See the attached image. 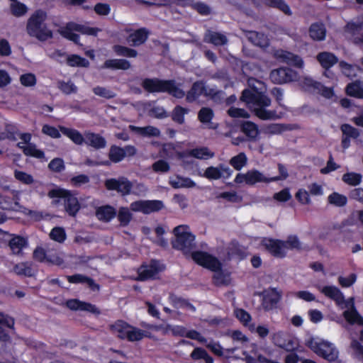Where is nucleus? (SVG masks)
Wrapping results in <instances>:
<instances>
[{
    "label": "nucleus",
    "mask_w": 363,
    "mask_h": 363,
    "mask_svg": "<svg viewBox=\"0 0 363 363\" xmlns=\"http://www.w3.org/2000/svg\"><path fill=\"white\" fill-rule=\"evenodd\" d=\"M205 40L216 46L224 45L228 43V38L225 35L211 30H208L205 36Z\"/></svg>",
    "instance_id": "obj_35"
},
{
    "label": "nucleus",
    "mask_w": 363,
    "mask_h": 363,
    "mask_svg": "<svg viewBox=\"0 0 363 363\" xmlns=\"http://www.w3.org/2000/svg\"><path fill=\"white\" fill-rule=\"evenodd\" d=\"M84 144L87 147H90L96 150H98L105 148L107 145V141L106 138L101 135L99 133H96L88 130L85 131Z\"/></svg>",
    "instance_id": "obj_18"
},
{
    "label": "nucleus",
    "mask_w": 363,
    "mask_h": 363,
    "mask_svg": "<svg viewBox=\"0 0 363 363\" xmlns=\"http://www.w3.org/2000/svg\"><path fill=\"white\" fill-rule=\"evenodd\" d=\"M328 202L335 206H344L347 201L346 196L338 193H333L328 198Z\"/></svg>",
    "instance_id": "obj_53"
},
{
    "label": "nucleus",
    "mask_w": 363,
    "mask_h": 363,
    "mask_svg": "<svg viewBox=\"0 0 363 363\" xmlns=\"http://www.w3.org/2000/svg\"><path fill=\"white\" fill-rule=\"evenodd\" d=\"M67 280L69 281V282L74 284H86L89 286V287L93 291L99 290V285L96 284L94 279L88 277L84 276L82 274H78L72 276H68Z\"/></svg>",
    "instance_id": "obj_32"
},
{
    "label": "nucleus",
    "mask_w": 363,
    "mask_h": 363,
    "mask_svg": "<svg viewBox=\"0 0 363 363\" xmlns=\"http://www.w3.org/2000/svg\"><path fill=\"white\" fill-rule=\"evenodd\" d=\"M58 88L62 93L67 95L77 92V87L71 80L68 82L60 81L58 82Z\"/></svg>",
    "instance_id": "obj_52"
},
{
    "label": "nucleus",
    "mask_w": 363,
    "mask_h": 363,
    "mask_svg": "<svg viewBox=\"0 0 363 363\" xmlns=\"http://www.w3.org/2000/svg\"><path fill=\"white\" fill-rule=\"evenodd\" d=\"M240 129L249 140L256 141L259 138V128L254 122L243 121L240 122Z\"/></svg>",
    "instance_id": "obj_20"
},
{
    "label": "nucleus",
    "mask_w": 363,
    "mask_h": 363,
    "mask_svg": "<svg viewBox=\"0 0 363 363\" xmlns=\"http://www.w3.org/2000/svg\"><path fill=\"white\" fill-rule=\"evenodd\" d=\"M176 152V147L173 143H164L162 145L161 153L164 157H167V159H172Z\"/></svg>",
    "instance_id": "obj_63"
},
{
    "label": "nucleus",
    "mask_w": 363,
    "mask_h": 363,
    "mask_svg": "<svg viewBox=\"0 0 363 363\" xmlns=\"http://www.w3.org/2000/svg\"><path fill=\"white\" fill-rule=\"evenodd\" d=\"M60 130L49 124H45L42 127V133L52 138L58 139L61 137Z\"/></svg>",
    "instance_id": "obj_59"
},
{
    "label": "nucleus",
    "mask_w": 363,
    "mask_h": 363,
    "mask_svg": "<svg viewBox=\"0 0 363 363\" xmlns=\"http://www.w3.org/2000/svg\"><path fill=\"white\" fill-rule=\"evenodd\" d=\"M111 330L114 334L121 339L127 338L129 341H138L143 338L145 332L128 323L118 320L112 326Z\"/></svg>",
    "instance_id": "obj_8"
},
{
    "label": "nucleus",
    "mask_w": 363,
    "mask_h": 363,
    "mask_svg": "<svg viewBox=\"0 0 363 363\" xmlns=\"http://www.w3.org/2000/svg\"><path fill=\"white\" fill-rule=\"evenodd\" d=\"M14 272L18 275H25L30 277L33 274L32 269L28 263H19L13 267Z\"/></svg>",
    "instance_id": "obj_57"
},
{
    "label": "nucleus",
    "mask_w": 363,
    "mask_h": 363,
    "mask_svg": "<svg viewBox=\"0 0 363 363\" xmlns=\"http://www.w3.org/2000/svg\"><path fill=\"white\" fill-rule=\"evenodd\" d=\"M226 169L210 167L205 172V177L210 179H218L223 176V172H227Z\"/></svg>",
    "instance_id": "obj_54"
},
{
    "label": "nucleus",
    "mask_w": 363,
    "mask_h": 363,
    "mask_svg": "<svg viewBox=\"0 0 363 363\" xmlns=\"http://www.w3.org/2000/svg\"><path fill=\"white\" fill-rule=\"evenodd\" d=\"M362 176L357 173H347L342 177V180L350 185L356 186L361 182Z\"/></svg>",
    "instance_id": "obj_62"
},
{
    "label": "nucleus",
    "mask_w": 363,
    "mask_h": 363,
    "mask_svg": "<svg viewBox=\"0 0 363 363\" xmlns=\"http://www.w3.org/2000/svg\"><path fill=\"white\" fill-rule=\"evenodd\" d=\"M191 257L198 264L215 272L213 279L216 286L230 284V275L220 271L221 263L216 257L201 251L192 252Z\"/></svg>",
    "instance_id": "obj_3"
},
{
    "label": "nucleus",
    "mask_w": 363,
    "mask_h": 363,
    "mask_svg": "<svg viewBox=\"0 0 363 363\" xmlns=\"http://www.w3.org/2000/svg\"><path fill=\"white\" fill-rule=\"evenodd\" d=\"M345 92L347 95L359 99H362L363 86L361 84V82L357 80L351 83H349L345 88Z\"/></svg>",
    "instance_id": "obj_34"
},
{
    "label": "nucleus",
    "mask_w": 363,
    "mask_h": 363,
    "mask_svg": "<svg viewBox=\"0 0 363 363\" xmlns=\"http://www.w3.org/2000/svg\"><path fill=\"white\" fill-rule=\"evenodd\" d=\"M240 100L245 102L255 116L261 120H275L279 118L275 110L267 109L271 105V99L255 86L244 89Z\"/></svg>",
    "instance_id": "obj_1"
},
{
    "label": "nucleus",
    "mask_w": 363,
    "mask_h": 363,
    "mask_svg": "<svg viewBox=\"0 0 363 363\" xmlns=\"http://www.w3.org/2000/svg\"><path fill=\"white\" fill-rule=\"evenodd\" d=\"M14 325V320L3 313H0V341L8 342L9 335L6 333L5 328H12Z\"/></svg>",
    "instance_id": "obj_31"
},
{
    "label": "nucleus",
    "mask_w": 363,
    "mask_h": 363,
    "mask_svg": "<svg viewBox=\"0 0 363 363\" xmlns=\"http://www.w3.org/2000/svg\"><path fill=\"white\" fill-rule=\"evenodd\" d=\"M281 298V291H278L276 288L269 289L264 292L262 301L263 308L269 311L276 307L277 304Z\"/></svg>",
    "instance_id": "obj_17"
},
{
    "label": "nucleus",
    "mask_w": 363,
    "mask_h": 363,
    "mask_svg": "<svg viewBox=\"0 0 363 363\" xmlns=\"http://www.w3.org/2000/svg\"><path fill=\"white\" fill-rule=\"evenodd\" d=\"M97 218L104 221H109L116 215L115 209L109 206H102L97 209L96 213Z\"/></svg>",
    "instance_id": "obj_39"
},
{
    "label": "nucleus",
    "mask_w": 363,
    "mask_h": 363,
    "mask_svg": "<svg viewBox=\"0 0 363 363\" xmlns=\"http://www.w3.org/2000/svg\"><path fill=\"white\" fill-rule=\"evenodd\" d=\"M274 57L289 65L294 66L297 68H303L304 62L301 57L291 52L278 50L274 52Z\"/></svg>",
    "instance_id": "obj_14"
},
{
    "label": "nucleus",
    "mask_w": 363,
    "mask_h": 363,
    "mask_svg": "<svg viewBox=\"0 0 363 363\" xmlns=\"http://www.w3.org/2000/svg\"><path fill=\"white\" fill-rule=\"evenodd\" d=\"M105 186L108 190H116L122 195L129 194L132 188L131 182L124 177L108 179Z\"/></svg>",
    "instance_id": "obj_13"
},
{
    "label": "nucleus",
    "mask_w": 363,
    "mask_h": 363,
    "mask_svg": "<svg viewBox=\"0 0 363 363\" xmlns=\"http://www.w3.org/2000/svg\"><path fill=\"white\" fill-rule=\"evenodd\" d=\"M326 28L321 22L313 23L308 29L310 38L315 41H323L326 37Z\"/></svg>",
    "instance_id": "obj_23"
},
{
    "label": "nucleus",
    "mask_w": 363,
    "mask_h": 363,
    "mask_svg": "<svg viewBox=\"0 0 363 363\" xmlns=\"http://www.w3.org/2000/svg\"><path fill=\"white\" fill-rule=\"evenodd\" d=\"M159 272V264L157 262H152L150 265L142 266L138 269V280L145 281L154 279Z\"/></svg>",
    "instance_id": "obj_21"
},
{
    "label": "nucleus",
    "mask_w": 363,
    "mask_h": 363,
    "mask_svg": "<svg viewBox=\"0 0 363 363\" xmlns=\"http://www.w3.org/2000/svg\"><path fill=\"white\" fill-rule=\"evenodd\" d=\"M17 147L21 150L23 153L27 157H34L36 159H45L44 151L38 149L35 143H30L28 145H23V143H18Z\"/></svg>",
    "instance_id": "obj_28"
},
{
    "label": "nucleus",
    "mask_w": 363,
    "mask_h": 363,
    "mask_svg": "<svg viewBox=\"0 0 363 363\" xmlns=\"http://www.w3.org/2000/svg\"><path fill=\"white\" fill-rule=\"evenodd\" d=\"M130 208L120 207L118 211L117 218L122 226H127L133 218Z\"/></svg>",
    "instance_id": "obj_41"
},
{
    "label": "nucleus",
    "mask_w": 363,
    "mask_h": 363,
    "mask_svg": "<svg viewBox=\"0 0 363 363\" xmlns=\"http://www.w3.org/2000/svg\"><path fill=\"white\" fill-rule=\"evenodd\" d=\"M73 28L72 29H74L75 31L79 32L82 34L84 35H93L96 36L99 31L100 30L99 28L96 27H89L84 25L79 24L74 22V25H72Z\"/></svg>",
    "instance_id": "obj_47"
},
{
    "label": "nucleus",
    "mask_w": 363,
    "mask_h": 363,
    "mask_svg": "<svg viewBox=\"0 0 363 363\" xmlns=\"http://www.w3.org/2000/svg\"><path fill=\"white\" fill-rule=\"evenodd\" d=\"M248 39L255 45L260 48H267L269 45V40L262 33L257 31H250Z\"/></svg>",
    "instance_id": "obj_38"
},
{
    "label": "nucleus",
    "mask_w": 363,
    "mask_h": 363,
    "mask_svg": "<svg viewBox=\"0 0 363 363\" xmlns=\"http://www.w3.org/2000/svg\"><path fill=\"white\" fill-rule=\"evenodd\" d=\"M66 305L71 310L85 311L96 314H99L100 313L99 310L94 305L86 302H82L77 299L68 300L66 302Z\"/></svg>",
    "instance_id": "obj_24"
},
{
    "label": "nucleus",
    "mask_w": 363,
    "mask_h": 363,
    "mask_svg": "<svg viewBox=\"0 0 363 363\" xmlns=\"http://www.w3.org/2000/svg\"><path fill=\"white\" fill-rule=\"evenodd\" d=\"M277 178H270L258 170H250L247 172V184L254 185L257 183H269L275 182Z\"/></svg>",
    "instance_id": "obj_25"
},
{
    "label": "nucleus",
    "mask_w": 363,
    "mask_h": 363,
    "mask_svg": "<svg viewBox=\"0 0 363 363\" xmlns=\"http://www.w3.org/2000/svg\"><path fill=\"white\" fill-rule=\"evenodd\" d=\"M72 25H74V22L67 23L66 26L60 30V33L63 38L72 41L76 45H80V37L78 34L74 33L75 30L72 29Z\"/></svg>",
    "instance_id": "obj_36"
},
{
    "label": "nucleus",
    "mask_w": 363,
    "mask_h": 363,
    "mask_svg": "<svg viewBox=\"0 0 363 363\" xmlns=\"http://www.w3.org/2000/svg\"><path fill=\"white\" fill-rule=\"evenodd\" d=\"M170 184L174 188L191 187L195 185V184L190 179H183L181 177H177L176 179H171Z\"/></svg>",
    "instance_id": "obj_60"
},
{
    "label": "nucleus",
    "mask_w": 363,
    "mask_h": 363,
    "mask_svg": "<svg viewBox=\"0 0 363 363\" xmlns=\"http://www.w3.org/2000/svg\"><path fill=\"white\" fill-rule=\"evenodd\" d=\"M304 84L306 86L317 91L326 99H330L334 96L333 88L325 86L319 82L311 79H306Z\"/></svg>",
    "instance_id": "obj_22"
},
{
    "label": "nucleus",
    "mask_w": 363,
    "mask_h": 363,
    "mask_svg": "<svg viewBox=\"0 0 363 363\" xmlns=\"http://www.w3.org/2000/svg\"><path fill=\"white\" fill-rule=\"evenodd\" d=\"M11 11L14 16L20 17L25 15L27 13L28 8L24 4L20 1H16L15 3L11 4Z\"/></svg>",
    "instance_id": "obj_55"
},
{
    "label": "nucleus",
    "mask_w": 363,
    "mask_h": 363,
    "mask_svg": "<svg viewBox=\"0 0 363 363\" xmlns=\"http://www.w3.org/2000/svg\"><path fill=\"white\" fill-rule=\"evenodd\" d=\"M284 243L286 244V251L289 249L290 250H301L302 246L301 243L296 235H290L288 237L286 241H284Z\"/></svg>",
    "instance_id": "obj_58"
},
{
    "label": "nucleus",
    "mask_w": 363,
    "mask_h": 363,
    "mask_svg": "<svg viewBox=\"0 0 363 363\" xmlns=\"http://www.w3.org/2000/svg\"><path fill=\"white\" fill-rule=\"evenodd\" d=\"M261 245L274 257H284L286 255V244L284 243V241L263 238Z\"/></svg>",
    "instance_id": "obj_12"
},
{
    "label": "nucleus",
    "mask_w": 363,
    "mask_h": 363,
    "mask_svg": "<svg viewBox=\"0 0 363 363\" xmlns=\"http://www.w3.org/2000/svg\"><path fill=\"white\" fill-rule=\"evenodd\" d=\"M236 318L245 326L250 329V325H252V318L249 313L242 308H236L234 311Z\"/></svg>",
    "instance_id": "obj_45"
},
{
    "label": "nucleus",
    "mask_w": 363,
    "mask_h": 363,
    "mask_svg": "<svg viewBox=\"0 0 363 363\" xmlns=\"http://www.w3.org/2000/svg\"><path fill=\"white\" fill-rule=\"evenodd\" d=\"M5 134L7 135V140L16 141L18 135V127L12 123H6L4 127Z\"/></svg>",
    "instance_id": "obj_56"
},
{
    "label": "nucleus",
    "mask_w": 363,
    "mask_h": 363,
    "mask_svg": "<svg viewBox=\"0 0 363 363\" xmlns=\"http://www.w3.org/2000/svg\"><path fill=\"white\" fill-rule=\"evenodd\" d=\"M135 152L136 149L134 146L126 145L124 147H121L113 145L109 150L108 159H123L125 157L133 156Z\"/></svg>",
    "instance_id": "obj_19"
},
{
    "label": "nucleus",
    "mask_w": 363,
    "mask_h": 363,
    "mask_svg": "<svg viewBox=\"0 0 363 363\" xmlns=\"http://www.w3.org/2000/svg\"><path fill=\"white\" fill-rule=\"evenodd\" d=\"M340 130L343 135H345L352 139H357L359 136V131L358 129L354 128L348 123L341 125Z\"/></svg>",
    "instance_id": "obj_50"
},
{
    "label": "nucleus",
    "mask_w": 363,
    "mask_h": 363,
    "mask_svg": "<svg viewBox=\"0 0 363 363\" xmlns=\"http://www.w3.org/2000/svg\"><path fill=\"white\" fill-rule=\"evenodd\" d=\"M176 239L173 242V247L182 250L184 254H188L196 247L195 236L189 231V226L186 225H179L174 229Z\"/></svg>",
    "instance_id": "obj_7"
},
{
    "label": "nucleus",
    "mask_w": 363,
    "mask_h": 363,
    "mask_svg": "<svg viewBox=\"0 0 363 363\" xmlns=\"http://www.w3.org/2000/svg\"><path fill=\"white\" fill-rule=\"evenodd\" d=\"M206 91V86L201 82H194L191 89L187 91L186 100L189 103H192L197 100Z\"/></svg>",
    "instance_id": "obj_30"
},
{
    "label": "nucleus",
    "mask_w": 363,
    "mask_h": 363,
    "mask_svg": "<svg viewBox=\"0 0 363 363\" xmlns=\"http://www.w3.org/2000/svg\"><path fill=\"white\" fill-rule=\"evenodd\" d=\"M185 156L192 157L194 159H204V156L213 157L214 153L211 152L206 147H198L186 150L184 152Z\"/></svg>",
    "instance_id": "obj_37"
},
{
    "label": "nucleus",
    "mask_w": 363,
    "mask_h": 363,
    "mask_svg": "<svg viewBox=\"0 0 363 363\" xmlns=\"http://www.w3.org/2000/svg\"><path fill=\"white\" fill-rule=\"evenodd\" d=\"M306 345L318 356L329 362H337L339 350L335 345L318 337L307 340Z\"/></svg>",
    "instance_id": "obj_6"
},
{
    "label": "nucleus",
    "mask_w": 363,
    "mask_h": 363,
    "mask_svg": "<svg viewBox=\"0 0 363 363\" xmlns=\"http://www.w3.org/2000/svg\"><path fill=\"white\" fill-rule=\"evenodd\" d=\"M67 63L70 67H86L89 65V61L86 58L76 54L68 55Z\"/></svg>",
    "instance_id": "obj_43"
},
{
    "label": "nucleus",
    "mask_w": 363,
    "mask_h": 363,
    "mask_svg": "<svg viewBox=\"0 0 363 363\" xmlns=\"http://www.w3.org/2000/svg\"><path fill=\"white\" fill-rule=\"evenodd\" d=\"M142 86L149 93H168L177 99H182L185 96V92L177 85L174 79L145 78Z\"/></svg>",
    "instance_id": "obj_5"
},
{
    "label": "nucleus",
    "mask_w": 363,
    "mask_h": 363,
    "mask_svg": "<svg viewBox=\"0 0 363 363\" xmlns=\"http://www.w3.org/2000/svg\"><path fill=\"white\" fill-rule=\"evenodd\" d=\"M272 340L276 345L287 351H292L297 346L296 342L294 338L288 333L281 331L274 333L272 336Z\"/></svg>",
    "instance_id": "obj_16"
},
{
    "label": "nucleus",
    "mask_w": 363,
    "mask_h": 363,
    "mask_svg": "<svg viewBox=\"0 0 363 363\" xmlns=\"http://www.w3.org/2000/svg\"><path fill=\"white\" fill-rule=\"evenodd\" d=\"M315 287L320 293L334 301L342 308H348L343 313V315L350 323L357 324L359 327L363 325V318L354 309L352 298L345 301L342 292L335 286L316 285Z\"/></svg>",
    "instance_id": "obj_2"
},
{
    "label": "nucleus",
    "mask_w": 363,
    "mask_h": 363,
    "mask_svg": "<svg viewBox=\"0 0 363 363\" xmlns=\"http://www.w3.org/2000/svg\"><path fill=\"white\" fill-rule=\"evenodd\" d=\"M26 245V240L20 236H14L9 242L10 248L16 255H18Z\"/></svg>",
    "instance_id": "obj_42"
},
{
    "label": "nucleus",
    "mask_w": 363,
    "mask_h": 363,
    "mask_svg": "<svg viewBox=\"0 0 363 363\" xmlns=\"http://www.w3.org/2000/svg\"><path fill=\"white\" fill-rule=\"evenodd\" d=\"M164 208V204L160 200H146L145 205V214L159 211Z\"/></svg>",
    "instance_id": "obj_46"
},
{
    "label": "nucleus",
    "mask_w": 363,
    "mask_h": 363,
    "mask_svg": "<svg viewBox=\"0 0 363 363\" xmlns=\"http://www.w3.org/2000/svg\"><path fill=\"white\" fill-rule=\"evenodd\" d=\"M113 50L118 56L126 57H136L138 56L137 50L121 45H114Z\"/></svg>",
    "instance_id": "obj_44"
},
{
    "label": "nucleus",
    "mask_w": 363,
    "mask_h": 363,
    "mask_svg": "<svg viewBox=\"0 0 363 363\" xmlns=\"http://www.w3.org/2000/svg\"><path fill=\"white\" fill-rule=\"evenodd\" d=\"M188 113V109L181 106H176L172 111V120L179 124L184 122V115Z\"/></svg>",
    "instance_id": "obj_49"
},
{
    "label": "nucleus",
    "mask_w": 363,
    "mask_h": 363,
    "mask_svg": "<svg viewBox=\"0 0 363 363\" xmlns=\"http://www.w3.org/2000/svg\"><path fill=\"white\" fill-rule=\"evenodd\" d=\"M125 31L129 35L126 38L128 45L138 47L144 44L150 35V31L146 28H140L133 30L132 28H125Z\"/></svg>",
    "instance_id": "obj_10"
},
{
    "label": "nucleus",
    "mask_w": 363,
    "mask_h": 363,
    "mask_svg": "<svg viewBox=\"0 0 363 363\" xmlns=\"http://www.w3.org/2000/svg\"><path fill=\"white\" fill-rule=\"evenodd\" d=\"M131 65L125 59H108L106 60L101 66L103 69H110L113 70H127L130 69Z\"/></svg>",
    "instance_id": "obj_29"
},
{
    "label": "nucleus",
    "mask_w": 363,
    "mask_h": 363,
    "mask_svg": "<svg viewBox=\"0 0 363 363\" xmlns=\"http://www.w3.org/2000/svg\"><path fill=\"white\" fill-rule=\"evenodd\" d=\"M296 77V72L287 67H280L270 72L271 81L277 84H281L292 82Z\"/></svg>",
    "instance_id": "obj_11"
},
{
    "label": "nucleus",
    "mask_w": 363,
    "mask_h": 363,
    "mask_svg": "<svg viewBox=\"0 0 363 363\" xmlns=\"http://www.w3.org/2000/svg\"><path fill=\"white\" fill-rule=\"evenodd\" d=\"M46 18V12L41 9L33 13L27 21V33L30 37L35 38L40 41H45L52 38V32L45 23Z\"/></svg>",
    "instance_id": "obj_4"
},
{
    "label": "nucleus",
    "mask_w": 363,
    "mask_h": 363,
    "mask_svg": "<svg viewBox=\"0 0 363 363\" xmlns=\"http://www.w3.org/2000/svg\"><path fill=\"white\" fill-rule=\"evenodd\" d=\"M213 117V111L209 107H202L198 113V119L203 124L210 123Z\"/></svg>",
    "instance_id": "obj_48"
},
{
    "label": "nucleus",
    "mask_w": 363,
    "mask_h": 363,
    "mask_svg": "<svg viewBox=\"0 0 363 363\" xmlns=\"http://www.w3.org/2000/svg\"><path fill=\"white\" fill-rule=\"evenodd\" d=\"M20 82L24 86H33L36 84V77L33 73L23 74L20 77Z\"/></svg>",
    "instance_id": "obj_61"
},
{
    "label": "nucleus",
    "mask_w": 363,
    "mask_h": 363,
    "mask_svg": "<svg viewBox=\"0 0 363 363\" xmlns=\"http://www.w3.org/2000/svg\"><path fill=\"white\" fill-rule=\"evenodd\" d=\"M154 329L157 331H160L163 335H168L169 333L174 336H184L185 335V328L179 325H160L155 326Z\"/></svg>",
    "instance_id": "obj_33"
},
{
    "label": "nucleus",
    "mask_w": 363,
    "mask_h": 363,
    "mask_svg": "<svg viewBox=\"0 0 363 363\" xmlns=\"http://www.w3.org/2000/svg\"><path fill=\"white\" fill-rule=\"evenodd\" d=\"M350 340V349L352 354L363 361V328H358L357 333H351Z\"/></svg>",
    "instance_id": "obj_15"
},
{
    "label": "nucleus",
    "mask_w": 363,
    "mask_h": 363,
    "mask_svg": "<svg viewBox=\"0 0 363 363\" xmlns=\"http://www.w3.org/2000/svg\"><path fill=\"white\" fill-rule=\"evenodd\" d=\"M316 59L325 70H328L338 62V58L335 54L326 51L319 52Z\"/></svg>",
    "instance_id": "obj_26"
},
{
    "label": "nucleus",
    "mask_w": 363,
    "mask_h": 363,
    "mask_svg": "<svg viewBox=\"0 0 363 363\" xmlns=\"http://www.w3.org/2000/svg\"><path fill=\"white\" fill-rule=\"evenodd\" d=\"M130 128L131 130H135L138 134L143 136L157 137L160 134V131L157 128L151 125H147L145 127H136L134 125H130Z\"/></svg>",
    "instance_id": "obj_40"
},
{
    "label": "nucleus",
    "mask_w": 363,
    "mask_h": 363,
    "mask_svg": "<svg viewBox=\"0 0 363 363\" xmlns=\"http://www.w3.org/2000/svg\"><path fill=\"white\" fill-rule=\"evenodd\" d=\"M50 238L59 243H62L67 238L64 228L60 227L54 228L50 233Z\"/></svg>",
    "instance_id": "obj_51"
},
{
    "label": "nucleus",
    "mask_w": 363,
    "mask_h": 363,
    "mask_svg": "<svg viewBox=\"0 0 363 363\" xmlns=\"http://www.w3.org/2000/svg\"><path fill=\"white\" fill-rule=\"evenodd\" d=\"M61 133L69 138L75 145H82L85 142V132L82 134L78 130L60 126Z\"/></svg>",
    "instance_id": "obj_27"
},
{
    "label": "nucleus",
    "mask_w": 363,
    "mask_h": 363,
    "mask_svg": "<svg viewBox=\"0 0 363 363\" xmlns=\"http://www.w3.org/2000/svg\"><path fill=\"white\" fill-rule=\"evenodd\" d=\"M94 10L99 16H107L111 12V6L106 3H97L95 4Z\"/></svg>",
    "instance_id": "obj_64"
},
{
    "label": "nucleus",
    "mask_w": 363,
    "mask_h": 363,
    "mask_svg": "<svg viewBox=\"0 0 363 363\" xmlns=\"http://www.w3.org/2000/svg\"><path fill=\"white\" fill-rule=\"evenodd\" d=\"M50 198H63L65 199V210L69 216H74L80 208L77 197L71 193L63 189H54L48 192Z\"/></svg>",
    "instance_id": "obj_9"
}]
</instances>
